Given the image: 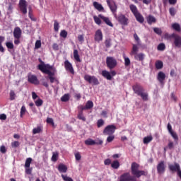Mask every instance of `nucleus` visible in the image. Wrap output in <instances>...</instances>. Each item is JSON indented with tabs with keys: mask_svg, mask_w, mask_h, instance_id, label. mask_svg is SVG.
<instances>
[{
	"mask_svg": "<svg viewBox=\"0 0 181 181\" xmlns=\"http://www.w3.org/2000/svg\"><path fill=\"white\" fill-rule=\"evenodd\" d=\"M117 129V127L114 124L107 125L103 130L104 135H113Z\"/></svg>",
	"mask_w": 181,
	"mask_h": 181,
	"instance_id": "obj_7",
	"label": "nucleus"
},
{
	"mask_svg": "<svg viewBox=\"0 0 181 181\" xmlns=\"http://www.w3.org/2000/svg\"><path fill=\"white\" fill-rule=\"evenodd\" d=\"M52 49L53 50H59V45H57V43H54L52 45Z\"/></svg>",
	"mask_w": 181,
	"mask_h": 181,
	"instance_id": "obj_64",
	"label": "nucleus"
},
{
	"mask_svg": "<svg viewBox=\"0 0 181 181\" xmlns=\"http://www.w3.org/2000/svg\"><path fill=\"white\" fill-rule=\"evenodd\" d=\"M85 145H88V146L95 145V141L91 139H88L87 140L85 141Z\"/></svg>",
	"mask_w": 181,
	"mask_h": 181,
	"instance_id": "obj_36",
	"label": "nucleus"
},
{
	"mask_svg": "<svg viewBox=\"0 0 181 181\" xmlns=\"http://www.w3.org/2000/svg\"><path fill=\"white\" fill-rule=\"evenodd\" d=\"M172 28L173 29H174V30H176L177 32H180V25H179V23H175L172 25Z\"/></svg>",
	"mask_w": 181,
	"mask_h": 181,
	"instance_id": "obj_37",
	"label": "nucleus"
},
{
	"mask_svg": "<svg viewBox=\"0 0 181 181\" xmlns=\"http://www.w3.org/2000/svg\"><path fill=\"white\" fill-rule=\"evenodd\" d=\"M103 31H101L100 29H98L95 33V37L94 40L95 42H98V43H100L103 40Z\"/></svg>",
	"mask_w": 181,
	"mask_h": 181,
	"instance_id": "obj_13",
	"label": "nucleus"
},
{
	"mask_svg": "<svg viewBox=\"0 0 181 181\" xmlns=\"http://www.w3.org/2000/svg\"><path fill=\"white\" fill-rule=\"evenodd\" d=\"M6 46L7 47V49H10L12 50V49H13L14 46H13V43L11 42H6Z\"/></svg>",
	"mask_w": 181,
	"mask_h": 181,
	"instance_id": "obj_48",
	"label": "nucleus"
},
{
	"mask_svg": "<svg viewBox=\"0 0 181 181\" xmlns=\"http://www.w3.org/2000/svg\"><path fill=\"white\" fill-rule=\"evenodd\" d=\"M136 21H137V22H139V23H144V22L145 21V18H144V16H142V14H141V13H137L136 14H134Z\"/></svg>",
	"mask_w": 181,
	"mask_h": 181,
	"instance_id": "obj_20",
	"label": "nucleus"
},
{
	"mask_svg": "<svg viewBox=\"0 0 181 181\" xmlns=\"http://www.w3.org/2000/svg\"><path fill=\"white\" fill-rule=\"evenodd\" d=\"M15 92L13 90H11L10 91V100L11 101H13V100H15Z\"/></svg>",
	"mask_w": 181,
	"mask_h": 181,
	"instance_id": "obj_55",
	"label": "nucleus"
},
{
	"mask_svg": "<svg viewBox=\"0 0 181 181\" xmlns=\"http://www.w3.org/2000/svg\"><path fill=\"white\" fill-rule=\"evenodd\" d=\"M174 143H173V141H169V143H168V149H173V148H174Z\"/></svg>",
	"mask_w": 181,
	"mask_h": 181,
	"instance_id": "obj_63",
	"label": "nucleus"
},
{
	"mask_svg": "<svg viewBox=\"0 0 181 181\" xmlns=\"http://www.w3.org/2000/svg\"><path fill=\"white\" fill-rule=\"evenodd\" d=\"M41 47H42V42H40V40H37L35 45V49H40Z\"/></svg>",
	"mask_w": 181,
	"mask_h": 181,
	"instance_id": "obj_56",
	"label": "nucleus"
},
{
	"mask_svg": "<svg viewBox=\"0 0 181 181\" xmlns=\"http://www.w3.org/2000/svg\"><path fill=\"white\" fill-rule=\"evenodd\" d=\"M84 80L86 81H88L89 84H93V86H98V84H100V81H98V78H97V77L94 76L85 75Z\"/></svg>",
	"mask_w": 181,
	"mask_h": 181,
	"instance_id": "obj_5",
	"label": "nucleus"
},
{
	"mask_svg": "<svg viewBox=\"0 0 181 181\" xmlns=\"http://www.w3.org/2000/svg\"><path fill=\"white\" fill-rule=\"evenodd\" d=\"M58 170L61 173H66V172H67V167L64 164H59L58 166Z\"/></svg>",
	"mask_w": 181,
	"mask_h": 181,
	"instance_id": "obj_24",
	"label": "nucleus"
},
{
	"mask_svg": "<svg viewBox=\"0 0 181 181\" xmlns=\"http://www.w3.org/2000/svg\"><path fill=\"white\" fill-rule=\"evenodd\" d=\"M117 21L120 25H123L124 26L128 25V18H127L124 14L119 15Z\"/></svg>",
	"mask_w": 181,
	"mask_h": 181,
	"instance_id": "obj_12",
	"label": "nucleus"
},
{
	"mask_svg": "<svg viewBox=\"0 0 181 181\" xmlns=\"http://www.w3.org/2000/svg\"><path fill=\"white\" fill-rule=\"evenodd\" d=\"M64 68L66 71L71 73V74L74 75V68H73V64L70 63L69 60H65L64 62Z\"/></svg>",
	"mask_w": 181,
	"mask_h": 181,
	"instance_id": "obj_11",
	"label": "nucleus"
},
{
	"mask_svg": "<svg viewBox=\"0 0 181 181\" xmlns=\"http://www.w3.org/2000/svg\"><path fill=\"white\" fill-rule=\"evenodd\" d=\"M105 47L107 49L111 47V39H107L105 41Z\"/></svg>",
	"mask_w": 181,
	"mask_h": 181,
	"instance_id": "obj_50",
	"label": "nucleus"
},
{
	"mask_svg": "<svg viewBox=\"0 0 181 181\" xmlns=\"http://www.w3.org/2000/svg\"><path fill=\"white\" fill-rule=\"evenodd\" d=\"M93 107H94V103H93V101L88 100L85 105V107L86 108V110H91Z\"/></svg>",
	"mask_w": 181,
	"mask_h": 181,
	"instance_id": "obj_32",
	"label": "nucleus"
},
{
	"mask_svg": "<svg viewBox=\"0 0 181 181\" xmlns=\"http://www.w3.org/2000/svg\"><path fill=\"white\" fill-rule=\"evenodd\" d=\"M119 166V161H118V160H115L111 163V168H112V169H118Z\"/></svg>",
	"mask_w": 181,
	"mask_h": 181,
	"instance_id": "obj_29",
	"label": "nucleus"
},
{
	"mask_svg": "<svg viewBox=\"0 0 181 181\" xmlns=\"http://www.w3.org/2000/svg\"><path fill=\"white\" fill-rule=\"evenodd\" d=\"M114 139H115V136H114L113 134H110L107 138V142H108V143L112 142V141H114Z\"/></svg>",
	"mask_w": 181,
	"mask_h": 181,
	"instance_id": "obj_51",
	"label": "nucleus"
},
{
	"mask_svg": "<svg viewBox=\"0 0 181 181\" xmlns=\"http://www.w3.org/2000/svg\"><path fill=\"white\" fill-rule=\"evenodd\" d=\"M26 112V107L25 106H22L21 109V117L22 118Z\"/></svg>",
	"mask_w": 181,
	"mask_h": 181,
	"instance_id": "obj_53",
	"label": "nucleus"
},
{
	"mask_svg": "<svg viewBox=\"0 0 181 181\" xmlns=\"http://www.w3.org/2000/svg\"><path fill=\"white\" fill-rule=\"evenodd\" d=\"M28 83L37 86L39 85V79H37V76L35 75H30L28 76Z\"/></svg>",
	"mask_w": 181,
	"mask_h": 181,
	"instance_id": "obj_15",
	"label": "nucleus"
},
{
	"mask_svg": "<svg viewBox=\"0 0 181 181\" xmlns=\"http://www.w3.org/2000/svg\"><path fill=\"white\" fill-rule=\"evenodd\" d=\"M70 100V95L69 93L64 94L62 98H61V101L62 103H67Z\"/></svg>",
	"mask_w": 181,
	"mask_h": 181,
	"instance_id": "obj_33",
	"label": "nucleus"
},
{
	"mask_svg": "<svg viewBox=\"0 0 181 181\" xmlns=\"http://www.w3.org/2000/svg\"><path fill=\"white\" fill-rule=\"evenodd\" d=\"M131 174L129 173H124L119 177V181H136L141 176L146 177L148 176V170H139V164L133 162L131 165Z\"/></svg>",
	"mask_w": 181,
	"mask_h": 181,
	"instance_id": "obj_1",
	"label": "nucleus"
},
{
	"mask_svg": "<svg viewBox=\"0 0 181 181\" xmlns=\"http://www.w3.org/2000/svg\"><path fill=\"white\" fill-rule=\"evenodd\" d=\"M165 172H166V166L165 165V161L161 160L157 165V173H158V175H163Z\"/></svg>",
	"mask_w": 181,
	"mask_h": 181,
	"instance_id": "obj_9",
	"label": "nucleus"
},
{
	"mask_svg": "<svg viewBox=\"0 0 181 181\" xmlns=\"http://www.w3.org/2000/svg\"><path fill=\"white\" fill-rule=\"evenodd\" d=\"M129 8L134 16L139 13V11H138V8H136V6H135L134 4H131L129 6Z\"/></svg>",
	"mask_w": 181,
	"mask_h": 181,
	"instance_id": "obj_27",
	"label": "nucleus"
},
{
	"mask_svg": "<svg viewBox=\"0 0 181 181\" xmlns=\"http://www.w3.org/2000/svg\"><path fill=\"white\" fill-rule=\"evenodd\" d=\"M138 52H139V47H138V45L133 44L132 45V51L130 52V55L131 56H135L136 54H138Z\"/></svg>",
	"mask_w": 181,
	"mask_h": 181,
	"instance_id": "obj_19",
	"label": "nucleus"
},
{
	"mask_svg": "<svg viewBox=\"0 0 181 181\" xmlns=\"http://www.w3.org/2000/svg\"><path fill=\"white\" fill-rule=\"evenodd\" d=\"M28 16L31 21H33V22H36L37 19L36 18H35V16H33V13H32L31 9L29 10Z\"/></svg>",
	"mask_w": 181,
	"mask_h": 181,
	"instance_id": "obj_39",
	"label": "nucleus"
},
{
	"mask_svg": "<svg viewBox=\"0 0 181 181\" xmlns=\"http://www.w3.org/2000/svg\"><path fill=\"white\" fill-rule=\"evenodd\" d=\"M18 6L21 12H22L23 15H26V13H28V4H26V0H20Z\"/></svg>",
	"mask_w": 181,
	"mask_h": 181,
	"instance_id": "obj_8",
	"label": "nucleus"
},
{
	"mask_svg": "<svg viewBox=\"0 0 181 181\" xmlns=\"http://www.w3.org/2000/svg\"><path fill=\"white\" fill-rule=\"evenodd\" d=\"M93 6L99 12H104V7H103V5L100 4L98 2L94 1Z\"/></svg>",
	"mask_w": 181,
	"mask_h": 181,
	"instance_id": "obj_21",
	"label": "nucleus"
},
{
	"mask_svg": "<svg viewBox=\"0 0 181 181\" xmlns=\"http://www.w3.org/2000/svg\"><path fill=\"white\" fill-rule=\"evenodd\" d=\"M106 64L108 69L112 70L115 67H117V59L114 57H107Z\"/></svg>",
	"mask_w": 181,
	"mask_h": 181,
	"instance_id": "obj_4",
	"label": "nucleus"
},
{
	"mask_svg": "<svg viewBox=\"0 0 181 181\" xmlns=\"http://www.w3.org/2000/svg\"><path fill=\"white\" fill-rule=\"evenodd\" d=\"M32 170H33V168H25V173L26 175H32Z\"/></svg>",
	"mask_w": 181,
	"mask_h": 181,
	"instance_id": "obj_58",
	"label": "nucleus"
},
{
	"mask_svg": "<svg viewBox=\"0 0 181 181\" xmlns=\"http://www.w3.org/2000/svg\"><path fill=\"white\" fill-rule=\"evenodd\" d=\"M105 122L104 120L103 119H100L98 120L97 122V127L98 128H101V127H103Z\"/></svg>",
	"mask_w": 181,
	"mask_h": 181,
	"instance_id": "obj_42",
	"label": "nucleus"
},
{
	"mask_svg": "<svg viewBox=\"0 0 181 181\" xmlns=\"http://www.w3.org/2000/svg\"><path fill=\"white\" fill-rule=\"evenodd\" d=\"M54 22V30L55 32H59V22H57L56 20Z\"/></svg>",
	"mask_w": 181,
	"mask_h": 181,
	"instance_id": "obj_45",
	"label": "nucleus"
},
{
	"mask_svg": "<svg viewBox=\"0 0 181 181\" xmlns=\"http://www.w3.org/2000/svg\"><path fill=\"white\" fill-rule=\"evenodd\" d=\"M100 18L98 17L97 16H95L93 17V19L95 21V23H96V25H101V19H100Z\"/></svg>",
	"mask_w": 181,
	"mask_h": 181,
	"instance_id": "obj_46",
	"label": "nucleus"
},
{
	"mask_svg": "<svg viewBox=\"0 0 181 181\" xmlns=\"http://www.w3.org/2000/svg\"><path fill=\"white\" fill-rule=\"evenodd\" d=\"M175 35H176V33H173V34L170 35L169 33H166L164 35V39H166V40H172V39H173V37H175Z\"/></svg>",
	"mask_w": 181,
	"mask_h": 181,
	"instance_id": "obj_31",
	"label": "nucleus"
},
{
	"mask_svg": "<svg viewBox=\"0 0 181 181\" xmlns=\"http://www.w3.org/2000/svg\"><path fill=\"white\" fill-rule=\"evenodd\" d=\"M170 134L175 141H179V136H177V134H176V132L173 131Z\"/></svg>",
	"mask_w": 181,
	"mask_h": 181,
	"instance_id": "obj_43",
	"label": "nucleus"
},
{
	"mask_svg": "<svg viewBox=\"0 0 181 181\" xmlns=\"http://www.w3.org/2000/svg\"><path fill=\"white\" fill-rule=\"evenodd\" d=\"M62 177L64 181H74L73 178L68 177L67 175H62Z\"/></svg>",
	"mask_w": 181,
	"mask_h": 181,
	"instance_id": "obj_47",
	"label": "nucleus"
},
{
	"mask_svg": "<svg viewBox=\"0 0 181 181\" xmlns=\"http://www.w3.org/2000/svg\"><path fill=\"white\" fill-rule=\"evenodd\" d=\"M152 139H153V137H152L151 135L146 136L144 138L143 142L145 144H149V142H152Z\"/></svg>",
	"mask_w": 181,
	"mask_h": 181,
	"instance_id": "obj_30",
	"label": "nucleus"
},
{
	"mask_svg": "<svg viewBox=\"0 0 181 181\" xmlns=\"http://www.w3.org/2000/svg\"><path fill=\"white\" fill-rule=\"evenodd\" d=\"M174 42V45L175 46V47H178V49H180L181 47V37L180 35L175 34V35H174V37L173 38Z\"/></svg>",
	"mask_w": 181,
	"mask_h": 181,
	"instance_id": "obj_14",
	"label": "nucleus"
},
{
	"mask_svg": "<svg viewBox=\"0 0 181 181\" xmlns=\"http://www.w3.org/2000/svg\"><path fill=\"white\" fill-rule=\"evenodd\" d=\"M35 105H36V107H42V105H43V100L38 98L35 101Z\"/></svg>",
	"mask_w": 181,
	"mask_h": 181,
	"instance_id": "obj_41",
	"label": "nucleus"
},
{
	"mask_svg": "<svg viewBox=\"0 0 181 181\" xmlns=\"http://www.w3.org/2000/svg\"><path fill=\"white\" fill-rule=\"evenodd\" d=\"M40 64H38L37 69L42 71L44 74H47L48 78L51 83H54L56 78L54 77L56 72V68L49 64H45L41 59H39Z\"/></svg>",
	"mask_w": 181,
	"mask_h": 181,
	"instance_id": "obj_2",
	"label": "nucleus"
},
{
	"mask_svg": "<svg viewBox=\"0 0 181 181\" xmlns=\"http://www.w3.org/2000/svg\"><path fill=\"white\" fill-rule=\"evenodd\" d=\"M163 68V62L162 61H157L156 62V69H157V70H160V69Z\"/></svg>",
	"mask_w": 181,
	"mask_h": 181,
	"instance_id": "obj_34",
	"label": "nucleus"
},
{
	"mask_svg": "<svg viewBox=\"0 0 181 181\" xmlns=\"http://www.w3.org/2000/svg\"><path fill=\"white\" fill-rule=\"evenodd\" d=\"M0 152L1 153H6V147H5V146H1Z\"/></svg>",
	"mask_w": 181,
	"mask_h": 181,
	"instance_id": "obj_62",
	"label": "nucleus"
},
{
	"mask_svg": "<svg viewBox=\"0 0 181 181\" xmlns=\"http://www.w3.org/2000/svg\"><path fill=\"white\" fill-rule=\"evenodd\" d=\"M165 78H166V75L165 74V73L162 71L158 72L157 76V80L159 81V83H163V81H165Z\"/></svg>",
	"mask_w": 181,
	"mask_h": 181,
	"instance_id": "obj_18",
	"label": "nucleus"
},
{
	"mask_svg": "<svg viewBox=\"0 0 181 181\" xmlns=\"http://www.w3.org/2000/svg\"><path fill=\"white\" fill-rule=\"evenodd\" d=\"M77 118L83 122H86V117L84 116L82 110L78 112Z\"/></svg>",
	"mask_w": 181,
	"mask_h": 181,
	"instance_id": "obj_25",
	"label": "nucleus"
},
{
	"mask_svg": "<svg viewBox=\"0 0 181 181\" xmlns=\"http://www.w3.org/2000/svg\"><path fill=\"white\" fill-rule=\"evenodd\" d=\"M166 49V45H165L164 43H160L157 47V50H159L160 52H163Z\"/></svg>",
	"mask_w": 181,
	"mask_h": 181,
	"instance_id": "obj_38",
	"label": "nucleus"
},
{
	"mask_svg": "<svg viewBox=\"0 0 181 181\" xmlns=\"http://www.w3.org/2000/svg\"><path fill=\"white\" fill-rule=\"evenodd\" d=\"M147 22L148 25H152V23H155L156 22V18L153 17V16H148L147 18Z\"/></svg>",
	"mask_w": 181,
	"mask_h": 181,
	"instance_id": "obj_28",
	"label": "nucleus"
},
{
	"mask_svg": "<svg viewBox=\"0 0 181 181\" xmlns=\"http://www.w3.org/2000/svg\"><path fill=\"white\" fill-rule=\"evenodd\" d=\"M134 94L141 98L143 101H148V93L145 92V88L139 83H136L132 86Z\"/></svg>",
	"mask_w": 181,
	"mask_h": 181,
	"instance_id": "obj_3",
	"label": "nucleus"
},
{
	"mask_svg": "<svg viewBox=\"0 0 181 181\" xmlns=\"http://www.w3.org/2000/svg\"><path fill=\"white\" fill-rule=\"evenodd\" d=\"M57 158H59V153H53L52 156V162H57Z\"/></svg>",
	"mask_w": 181,
	"mask_h": 181,
	"instance_id": "obj_44",
	"label": "nucleus"
},
{
	"mask_svg": "<svg viewBox=\"0 0 181 181\" xmlns=\"http://www.w3.org/2000/svg\"><path fill=\"white\" fill-rule=\"evenodd\" d=\"M33 160V159H32V158H28L25 160V168H30V163H32V161Z\"/></svg>",
	"mask_w": 181,
	"mask_h": 181,
	"instance_id": "obj_35",
	"label": "nucleus"
},
{
	"mask_svg": "<svg viewBox=\"0 0 181 181\" xmlns=\"http://www.w3.org/2000/svg\"><path fill=\"white\" fill-rule=\"evenodd\" d=\"M124 66L126 67H128V66H131V59H129L127 57H124Z\"/></svg>",
	"mask_w": 181,
	"mask_h": 181,
	"instance_id": "obj_40",
	"label": "nucleus"
},
{
	"mask_svg": "<svg viewBox=\"0 0 181 181\" xmlns=\"http://www.w3.org/2000/svg\"><path fill=\"white\" fill-rule=\"evenodd\" d=\"M111 164V159L107 158L104 160V165H105V166H110Z\"/></svg>",
	"mask_w": 181,
	"mask_h": 181,
	"instance_id": "obj_60",
	"label": "nucleus"
},
{
	"mask_svg": "<svg viewBox=\"0 0 181 181\" xmlns=\"http://www.w3.org/2000/svg\"><path fill=\"white\" fill-rule=\"evenodd\" d=\"M134 59L136 60H138L139 62H144V60H145V54L144 53L136 54V55L134 56Z\"/></svg>",
	"mask_w": 181,
	"mask_h": 181,
	"instance_id": "obj_22",
	"label": "nucleus"
},
{
	"mask_svg": "<svg viewBox=\"0 0 181 181\" xmlns=\"http://www.w3.org/2000/svg\"><path fill=\"white\" fill-rule=\"evenodd\" d=\"M78 40L81 42V43H83V42H84V35H78Z\"/></svg>",
	"mask_w": 181,
	"mask_h": 181,
	"instance_id": "obj_61",
	"label": "nucleus"
},
{
	"mask_svg": "<svg viewBox=\"0 0 181 181\" xmlns=\"http://www.w3.org/2000/svg\"><path fill=\"white\" fill-rule=\"evenodd\" d=\"M169 13L171 15V16H175L176 15V9L175 8L171 7L169 9Z\"/></svg>",
	"mask_w": 181,
	"mask_h": 181,
	"instance_id": "obj_49",
	"label": "nucleus"
},
{
	"mask_svg": "<svg viewBox=\"0 0 181 181\" xmlns=\"http://www.w3.org/2000/svg\"><path fill=\"white\" fill-rule=\"evenodd\" d=\"M74 59L78 63H81V59H80V55L78 54V50L74 49Z\"/></svg>",
	"mask_w": 181,
	"mask_h": 181,
	"instance_id": "obj_23",
	"label": "nucleus"
},
{
	"mask_svg": "<svg viewBox=\"0 0 181 181\" xmlns=\"http://www.w3.org/2000/svg\"><path fill=\"white\" fill-rule=\"evenodd\" d=\"M61 37H64V39H66L67 37V31L66 30H63L60 33Z\"/></svg>",
	"mask_w": 181,
	"mask_h": 181,
	"instance_id": "obj_52",
	"label": "nucleus"
},
{
	"mask_svg": "<svg viewBox=\"0 0 181 181\" xmlns=\"http://www.w3.org/2000/svg\"><path fill=\"white\" fill-rule=\"evenodd\" d=\"M21 36H22V30L21 28L16 27L13 31V37L15 39H21Z\"/></svg>",
	"mask_w": 181,
	"mask_h": 181,
	"instance_id": "obj_17",
	"label": "nucleus"
},
{
	"mask_svg": "<svg viewBox=\"0 0 181 181\" xmlns=\"http://www.w3.org/2000/svg\"><path fill=\"white\" fill-rule=\"evenodd\" d=\"M75 159H76V160H81V154H80V152H77L75 153Z\"/></svg>",
	"mask_w": 181,
	"mask_h": 181,
	"instance_id": "obj_59",
	"label": "nucleus"
},
{
	"mask_svg": "<svg viewBox=\"0 0 181 181\" xmlns=\"http://www.w3.org/2000/svg\"><path fill=\"white\" fill-rule=\"evenodd\" d=\"M107 4L109 6L111 12L112 13H115L117 12V4H115V1L114 0H106Z\"/></svg>",
	"mask_w": 181,
	"mask_h": 181,
	"instance_id": "obj_10",
	"label": "nucleus"
},
{
	"mask_svg": "<svg viewBox=\"0 0 181 181\" xmlns=\"http://www.w3.org/2000/svg\"><path fill=\"white\" fill-rule=\"evenodd\" d=\"M98 16L99 18H100V19L103 20V22H105L106 25H107L108 26H110V28L114 27V24H112V23L111 22V21H110V18L108 17H105L102 14H99Z\"/></svg>",
	"mask_w": 181,
	"mask_h": 181,
	"instance_id": "obj_16",
	"label": "nucleus"
},
{
	"mask_svg": "<svg viewBox=\"0 0 181 181\" xmlns=\"http://www.w3.org/2000/svg\"><path fill=\"white\" fill-rule=\"evenodd\" d=\"M43 132V127L38 126L36 128H34L33 129V135H36V134H40V132Z\"/></svg>",
	"mask_w": 181,
	"mask_h": 181,
	"instance_id": "obj_26",
	"label": "nucleus"
},
{
	"mask_svg": "<svg viewBox=\"0 0 181 181\" xmlns=\"http://www.w3.org/2000/svg\"><path fill=\"white\" fill-rule=\"evenodd\" d=\"M153 30L155 32V33H156L157 35H162V30H160V28H154Z\"/></svg>",
	"mask_w": 181,
	"mask_h": 181,
	"instance_id": "obj_54",
	"label": "nucleus"
},
{
	"mask_svg": "<svg viewBox=\"0 0 181 181\" xmlns=\"http://www.w3.org/2000/svg\"><path fill=\"white\" fill-rule=\"evenodd\" d=\"M102 76L106 80L111 81L112 80V77L117 76V72L115 71H111L110 72L107 70L102 71Z\"/></svg>",
	"mask_w": 181,
	"mask_h": 181,
	"instance_id": "obj_6",
	"label": "nucleus"
},
{
	"mask_svg": "<svg viewBox=\"0 0 181 181\" xmlns=\"http://www.w3.org/2000/svg\"><path fill=\"white\" fill-rule=\"evenodd\" d=\"M21 145V144H19V141H16L11 143V146L12 148H18V146H19Z\"/></svg>",
	"mask_w": 181,
	"mask_h": 181,
	"instance_id": "obj_57",
	"label": "nucleus"
}]
</instances>
